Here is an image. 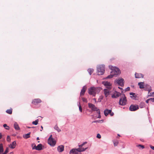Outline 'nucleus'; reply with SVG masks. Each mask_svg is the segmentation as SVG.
Masks as SVG:
<instances>
[{
    "label": "nucleus",
    "instance_id": "obj_1",
    "mask_svg": "<svg viewBox=\"0 0 154 154\" xmlns=\"http://www.w3.org/2000/svg\"><path fill=\"white\" fill-rule=\"evenodd\" d=\"M109 67L112 70L111 72V74L107 76L106 78V79L111 78L113 76L116 77L120 73V70L118 68L111 66H109Z\"/></svg>",
    "mask_w": 154,
    "mask_h": 154
},
{
    "label": "nucleus",
    "instance_id": "obj_2",
    "mask_svg": "<svg viewBox=\"0 0 154 154\" xmlns=\"http://www.w3.org/2000/svg\"><path fill=\"white\" fill-rule=\"evenodd\" d=\"M100 88L91 87L88 89V93L91 95L95 96L96 94L98 93L100 91Z\"/></svg>",
    "mask_w": 154,
    "mask_h": 154
},
{
    "label": "nucleus",
    "instance_id": "obj_3",
    "mask_svg": "<svg viewBox=\"0 0 154 154\" xmlns=\"http://www.w3.org/2000/svg\"><path fill=\"white\" fill-rule=\"evenodd\" d=\"M127 103V100L126 97L125 95L123 94L122 95V97L119 100V104L120 105L124 106Z\"/></svg>",
    "mask_w": 154,
    "mask_h": 154
},
{
    "label": "nucleus",
    "instance_id": "obj_4",
    "mask_svg": "<svg viewBox=\"0 0 154 154\" xmlns=\"http://www.w3.org/2000/svg\"><path fill=\"white\" fill-rule=\"evenodd\" d=\"M97 71L99 75L103 74L105 71V66L100 65L98 66L97 68Z\"/></svg>",
    "mask_w": 154,
    "mask_h": 154
},
{
    "label": "nucleus",
    "instance_id": "obj_5",
    "mask_svg": "<svg viewBox=\"0 0 154 154\" xmlns=\"http://www.w3.org/2000/svg\"><path fill=\"white\" fill-rule=\"evenodd\" d=\"M52 135H51L48 140V144L51 146H53L56 143V141L52 137Z\"/></svg>",
    "mask_w": 154,
    "mask_h": 154
},
{
    "label": "nucleus",
    "instance_id": "obj_6",
    "mask_svg": "<svg viewBox=\"0 0 154 154\" xmlns=\"http://www.w3.org/2000/svg\"><path fill=\"white\" fill-rule=\"evenodd\" d=\"M88 106L89 108L91 109L93 111H96L97 112L99 110L97 109L94 104L92 103H88Z\"/></svg>",
    "mask_w": 154,
    "mask_h": 154
},
{
    "label": "nucleus",
    "instance_id": "obj_7",
    "mask_svg": "<svg viewBox=\"0 0 154 154\" xmlns=\"http://www.w3.org/2000/svg\"><path fill=\"white\" fill-rule=\"evenodd\" d=\"M129 109L131 111H135L139 109V106L138 105H131L130 106Z\"/></svg>",
    "mask_w": 154,
    "mask_h": 154
},
{
    "label": "nucleus",
    "instance_id": "obj_8",
    "mask_svg": "<svg viewBox=\"0 0 154 154\" xmlns=\"http://www.w3.org/2000/svg\"><path fill=\"white\" fill-rule=\"evenodd\" d=\"M102 84L106 87V88L111 89V84L109 82L104 81L103 82Z\"/></svg>",
    "mask_w": 154,
    "mask_h": 154
},
{
    "label": "nucleus",
    "instance_id": "obj_9",
    "mask_svg": "<svg viewBox=\"0 0 154 154\" xmlns=\"http://www.w3.org/2000/svg\"><path fill=\"white\" fill-rule=\"evenodd\" d=\"M116 83L120 86H123L124 85V80L123 79H118L116 81Z\"/></svg>",
    "mask_w": 154,
    "mask_h": 154
},
{
    "label": "nucleus",
    "instance_id": "obj_10",
    "mask_svg": "<svg viewBox=\"0 0 154 154\" xmlns=\"http://www.w3.org/2000/svg\"><path fill=\"white\" fill-rule=\"evenodd\" d=\"M111 89L106 88L103 90L104 94L105 95L106 97H107L110 93V91Z\"/></svg>",
    "mask_w": 154,
    "mask_h": 154
},
{
    "label": "nucleus",
    "instance_id": "obj_11",
    "mask_svg": "<svg viewBox=\"0 0 154 154\" xmlns=\"http://www.w3.org/2000/svg\"><path fill=\"white\" fill-rule=\"evenodd\" d=\"M41 102L42 101L40 99L37 98L34 99L32 103L35 105H36L38 103H41Z\"/></svg>",
    "mask_w": 154,
    "mask_h": 154
},
{
    "label": "nucleus",
    "instance_id": "obj_12",
    "mask_svg": "<svg viewBox=\"0 0 154 154\" xmlns=\"http://www.w3.org/2000/svg\"><path fill=\"white\" fill-rule=\"evenodd\" d=\"M121 94L119 92L115 91L114 94L112 95V98H116L119 97Z\"/></svg>",
    "mask_w": 154,
    "mask_h": 154
},
{
    "label": "nucleus",
    "instance_id": "obj_13",
    "mask_svg": "<svg viewBox=\"0 0 154 154\" xmlns=\"http://www.w3.org/2000/svg\"><path fill=\"white\" fill-rule=\"evenodd\" d=\"M64 149V146L63 145H61L59 146L57 148L58 151L59 152H62Z\"/></svg>",
    "mask_w": 154,
    "mask_h": 154
},
{
    "label": "nucleus",
    "instance_id": "obj_14",
    "mask_svg": "<svg viewBox=\"0 0 154 154\" xmlns=\"http://www.w3.org/2000/svg\"><path fill=\"white\" fill-rule=\"evenodd\" d=\"M86 87L85 86L83 87L82 88L81 90V91L80 92V95L81 96H83L84 95V94L86 91Z\"/></svg>",
    "mask_w": 154,
    "mask_h": 154
},
{
    "label": "nucleus",
    "instance_id": "obj_15",
    "mask_svg": "<svg viewBox=\"0 0 154 154\" xmlns=\"http://www.w3.org/2000/svg\"><path fill=\"white\" fill-rule=\"evenodd\" d=\"M135 77L137 78H143V75L141 73H136L135 74Z\"/></svg>",
    "mask_w": 154,
    "mask_h": 154
},
{
    "label": "nucleus",
    "instance_id": "obj_16",
    "mask_svg": "<svg viewBox=\"0 0 154 154\" xmlns=\"http://www.w3.org/2000/svg\"><path fill=\"white\" fill-rule=\"evenodd\" d=\"M16 145V141H14L9 146V147L12 149H14Z\"/></svg>",
    "mask_w": 154,
    "mask_h": 154
},
{
    "label": "nucleus",
    "instance_id": "obj_17",
    "mask_svg": "<svg viewBox=\"0 0 154 154\" xmlns=\"http://www.w3.org/2000/svg\"><path fill=\"white\" fill-rule=\"evenodd\" d=\"M130 94L131 95V98L134 100H136V97H137V95L133 93H130Z\"/></svg>",
    "mask_w": 154,
    "mask_h": 154
},
{
    "label": "nucleus",
    "instance_id": "obj_18",
    "mask_svg": "<svg viewBox=\"0 0 154 154\" xmlns=\"http://www.w3.org/2000/svg\"><path fill=\"white\" fill-rule=\"evenodd\" d=\"M35 149L38 150H40L42 149V145L41 144H38L36 146Z\"/></svg>",
    "mask_w": 154,
    "mask_h": 154
},
{
    "label": "nucleus",
    "instance_id": "obj_19",
    "mask_svg": "<svg viewBox=\"0 0 154 154\" xmlns=\"http://www.w3.org/2000/svg\"><path fill=\"white\" fill-rule=\"evenodd\" d=\"M87 147H86L85 149L83 148H78L77 149H75V150H76L77 152H81L85 151L86 149H87Z\"/></svg>",
    "mask_w": 154,
    "mask_h": 154
},
{
    "label": "nucleus",
    "instance_id": "obj_20",
    "mask_svg": "<svg viewBox=\"0 0 154 154\" xmlns=\"http://www.w3.org/2000/svg\"><path fill=\"white\" fill-rule=\"evenodd\" d=\"M14 127L16 130H20V128L16 122H15L14 124Z\"/></svg>",
    "mask_w": 154,
    "mask_h": 154
},
{
    "label": "nucleus",
    "instance_id": "obj_21",
    "mask_svg": "<svg viewBox=\"0 0 154 154\" xmlns=\"http://www.w3.org/2000/svg\"><path fill=\"white\" fill-rule=\"evenodd\" d=\"M69 153L70 154H79L76 150H75V149H71Z\"/></svg>",
    "mask_w": 154,
    "mask_h": 154
},
{
    "label": "nucleus",
    "instance_id": "obj_22",
    "mask_svg": "<svg viewBox=\"0 0 154 154\" xmlns=\"http://www.w3.org/2000/svg\"><path fill=\"white\" fill-rule=\"evenodd\" d=\"M111 110H109L107 109H106L104 110V115L106 116H107L108 114H109V112H110Z\"/></svg>",
    "mask_w": 154,
    "mask_h": 154
},
{
    "label": "nucleus",
    "instance_id": "obj_23",
    "mask_svg": "<svg viewBox=\"0 0 154 154\" xmlns=\"http://www.w3.org/2000/svg\"><path fill=\"white\" fill-rule=\"evenodd\" d=\"M30 132L28 133L23 135V137L25 139H27L30 137Z\"/></svg>",
    "mask_w": 154,
    "mask_h": 154
},
{
    "label": "nucleus",
    "instance_id": "obj_24",
    "mask_svg": "<svg viewBox=\"0 0 154 154\" xmlns=\"http://www.w3.org/2000/svg\"><path fill=\"white\" fill-rule=\"evenodd\" d=\"M138 85L139 86V88L140 89L143 88L144 86V83L143 82H139Z\"/></svg>",
    "mask_w": 154,
    "mask_h": 154
},
{
    "label": "nucleus",
    "instance_id": "obj_25",
    "mask_svg": "<svg viewBox=\"0 0 154 154\" xmlns=\"http://www.w3.org/2000/svg\"><path fill=\"white\" fill-rule=\"evenodd\" d=\"M136 146L139 148V149H143L144 148V146L143 145L140 144L137 145Z\"/></svg>",
    "mask_w": 154,
    "mask_h": 154
},
{
    "label": "nucleus",
    "instance_id": "obj_26",
    "mask_svg": "<svg viewBox=\"0 0 154 154\" xmlns=\"http://www.w3.org/2000/svg\"><path fill=\"white\" fill-rule=\"evenodd\" d=\"M54 128L58 132H60L61 131V130L58 127L57 125H55L54 127Z\"/></svg>",
    "mask_w": 154,
    "mask_h": 154
},
{
    "label": "nucleus",
    "instance_id": "obj_27",
    "mask_svg": "<svg viewBox=\"0 0 154 154\" xmlns=\"http://www.w3.org/2000/svg\"><path fill=\"white\" fill-rule=\"evenodd\" d=\"M6 112L7 113L9 114H11L12 113V109H7L6 110Z\"/></svg>",
    "mask_w": 154,
    "mask_h": 154
},
{
    "label": "nucleus",
    "instance_id": "obj_28",
    "mask_svg": "<svg viewBox=\"0 0 154 154\" xmlns=\"http://www.w3.org/2000/svg\"><path fill=\"white\" fill-rule=\"evenodd\" d=\"M114 146H117L119 143V142L117 140H115L113 141Z\"/></svg>",
    "mask_w": 154,
    "mask_h": 154
},
{
    "label": "nucleus",
    "instance_id": "obj_29",
    "mask_svg": "<svg viewBox=\"0 0 154 154\" xmlns=\"http://www.w3.org/2000/svg\"><path fill=\"white\" fill-rule=\"evenodd\" d=\"M3 152V145L2 144H0V152L2 153Z\"/></svg>",
    "mask_w": 154,
    "mask_h": 154
},
{
    "label": "nucleus",
    "instance_id": "obj_30",
    "mask_svg": "<svg viewBox=\"0 0 154 154\" xmlns=\"http://www.w3.org/2000/svg\"><path fill=\"white\" fill-rule=\"evenodd\" d=\"M88 71L89 74L91 75V73L93 72L94 70L92 69H88Z\"/></svg>",
    "mask_w": 154,
    "mask_h": 154
},
{
    "label": "nucleus",
    "instance_id": "obj_31",
    "mask_svg": "<svg viewBox=\"0 0 154 154\" xmlns=\"http://www.w3.org/2000/svg\"><path fill=\"white\" fill-rule=\"evenodd\" d=\"M38 120L37 119L35 120V121H33L32 122V124L33 125H36L38 124Z\"/></svg>",
    "mask_w": 154,
    "mask_h": 154
},
{
    "label": "nucleus",
    "instance_id": "obj_32",
    "mask_svg": "<svg viewBox=\"0 0 154 154\" xmlns=\"http://www.w3.org/2000/svg\"><path fill=\"white\" fill-rule=\"evenodd\" d=\"M145 104L143 102H141L139 105L140 107V108H143Z\"/></svg>",
    "mask_w": 154,
    "mask_h": 154
},
{
    "label": "nucleus",
    "instance_id": "obj_33",
    "mask_svg": "<svg viewBox=\"0 0 154 154\" xmlns=\"http://www.w3.org/2000/svg\"><path fill=\"white\" fill-rule=\"evenodd\" d=\"M31 146L32 147V149H35V148L36 147V146L35 144V143H32L31 145Z\"/></svg>",
    "mask_w": 154,
    "mask_h": 154
},
{
    "label": "nucleus",
    "instance_id": "obj_34",
    "mask_svg": "<svg viewBox=\"0 0 154 154\" xmlns=\"http://www.w3.org/2000/svg\"><path fill=\"white\" fill-rule=\"evenodd\" d=\"M3 127L7 130H9V127L6 124H4L3 125Z\"/></svg>",
    "mask_w": 154,
    "mask_h": 154
},
{
    "label": "nucleus",
    "instance_id": "obj_35",
    "mask_svg": "<svg viewBox=\"0 0 154 154\" xmlns=\"http://www.w3.org/2000/svg\"><path fill=\"white\" fill-rule=\"evenodd\" d=\"M82 98L83 101L85 103L87 102V100L86 98L84 97H82Z\"/></svg>",
    "mask_w": 154,
    "mask_h": 154
},
{
    "label": "nucleus",
    "instance_id": "obj_36",
    "mask_svg": "<svg viewBox=\"0 0 154 154\" xmlns=\"http://www.w3.org/2000/svg\"><path fill=\"white\" fill-rule=\"evenodd\" d=\"M7 141L10 142L11 141V138L9 136H8L7 138Z\"/></svg>",
    "mask_w": 154,
    "mask_h": 154
},
{
    "label": "nucleus",
    "instance_id": "obj_37",
    "mask_svg": "<svg viewBox=\"0 0 154 154\" xmlns=\"http://www.w3.org/2000/svg\"><path fill=\"white\" fill-rule=\"evenodd\" d=\"M8 148H7L6 150L3 154H6L8 152Z\"/></svg>",
    "mask_w": 154,
    "mask_h": 154
},
{
    "label": "nucleus",
    "instance_id": "obj_38",
    "mask_svg": "<svg viewBox=\"0 0 154 154\" xmlns=\"http://www.w3.org/2000/svg\"><path fill=\"white\" fill-rule=\"evenodd\" d=\"M148 96L154 97V92L150 93L148 95Z\"/></svg>",
    "mask_w": 154,
    "mask_h": 154
},
{
    "label": "nucleus",
    "instance_id": "obj_39",
    "mask_svg": "<svg viewBox=\"0 0 154 154\" xmlns=\"http://www.w3.org/2000/svg\"><path fill=\"white\" fill-rule=\"evenodd\" d=\"M80 105L79 106V111L80 112H82V108L81 107V105H80V103H79Z\"/></svg>",
    "mask_w": 154,
    "mask_h": 154
},
{
    "label": "nucleus",
    "instance_id": "obj_40",
    "mask_svg": "<svg viewBox=\"0 0 154 154\" xmlns=\"http://www.w3.org/2000/svg\"><path fill=\"white\" fill-rule=\"evenodd\" d=\"M86 143H87L86 142H84L83 143H82V144L79 145V146L80 147H82L84 145H85Z\"/></svg>",
    "mask_w": 154,
    "mask_h": 154
},
{
    "label": "nucleus",
    "instance_id": "obj_41",
    "mask_svg": "<svg viewBox=\"0 0 154 154\" xmlns=\"http://www.w3.org/2000/svg\"><path fill=\"white\" fill-rule=\"evenodd\" d=\"M97 113H98L99 114V116L98 117H97V118H101V116L100 115V112L99 110L97 111Z\"/></svg>",
    "mask_w": 154,
    "mask_h": 154
},
{
    "label": "nucleus",
    "instance_id": "obj_42",
    "mask_svg": "<svg viewBox=\"0 0 154 154\" xmlns=\"http://www.w3.org/2000/svg\"><path fill=\"white\" fill-rule=\"evenodd\" d=\"M111 116H112L114 115V113L113 112H112V110H111L110 112L109 113Z\"/></svg>",
    "mask_w": 154,
    "mask_h": 154
},
{
    "label": "nucleus",
    "instance_id": "obj_43",
    "mask_svg": "<svg viewBox=\"0 0 154 154\" xmlns=\"http://www.w3.org/2000/svg\"><path fill=\"white\" fill-rule=\"evenodd\" d=\"M97 137L98 138H100L101 137V135L99 134H97Z\"/></svg>",
    "mask_w": 154,
    "mask_h": 154
},
{
    "label": "nucleus",
    "instance_id": "obj_44",
    "mask_svg": "<svg viewBox=\"0 0 154 154\" xmlns=\"http://www.w3.org/2000/svg\"><path fill=\"white\" fill-rule=\"evenodd\" d=\"M101 121H103V120H96V121H94L93 122H99Z\"/></svg>",
    "mask_w": 154,
    "mask_h": 154
},
{
    "label": "nucleus",
    "instance_id": "obj_45",
    "mask_svg": "<svg viewBox=\"0 0 154 154\" xmlns=\"http://www.w3.org/2000/svg\"><path fill=\"white\" fill-rule=\"evenodd\" d=\"M150 101L152 102H154V98H149Z\"/></svg>",
    "mask_w": 154,
    "mask_h": 154
},
{
    "label": "nucleus",
    "instance_id": "obj_46",
    "mask_svg": "<svg viewBox=\"0 0 154 154\" xmlns=\"http://www.w3.org/2000/svg\"><path fill=\"white\" fill-rule=\"evenodd\" d=\"M150 148L152 149V150H154V146H152L151 145H150L149 146Z\"/></svg>",
    "mask_w": 154,
    "mask_h": 154
},
{
    "label": "nucleus",
    "instance_id": "obj_47",
    "mask_svg": "<svg viewBox=\"0 0 154 154\" xmlns=\"http://www.w3.org/2000/svg\"><path fill=\"white\" fill-rule=\"evenodd\" d=\"M130 89V88L129 87L127 88L126 89V91H129Z\"/></svg>",
    "mask_w": 154,
    "mask_h": 154
},
{
    "label": "nucleus",
    "instance_id": "obj_48",
    "mask_svg": "<svg viewBox=\"0 0 154 154\" xmlns=\"http://www.w3.org/2000/svg\"><path fill=\"white\" fill-rule=\"evenodd\" d=\"M149 101H150V100H149V99H147V100H146V102L147 103H149Z\"/></svg>",
    "mask_w": 154,
    "mask_h": 154
},
{
    "label": "nucleus",
    "instance_id": "obj_49",
    "mask_svg": "<svg viewBox=\"0 0 154 154\" xmlns=\"http://www.w3.org/2000/svg\"><path fill=\"white\" fill-rule=\"evenodd\" d=\"M2 134L1 133H0V139H1V138H2Z\"/></svg>",
    "mask_w": 154,
    "mask_h": 154
},
{
    "label": "nucleus",
    "instance_id": "obj_50",
    "mask_svg": "<svg viewBox=\"0 0 154 154\" xmlns=\"http://www.w3.org/2000/svg\"><path fill=\"white\" fill-rule=\"evenodd\" d=\"M118 88H119L121 90H122V88H120V87H119Z\"/></svg>",
    "mask_w": 154,
    "mask_h": 154
},
{
    "label": "nucleus",
    "instance_id": "obj_51",
    "mask_svg": "<svg viewBox=\"0 0 154 154\" xmlns=\"http://www.w3.org/2000/svg\"><path fill=\"white\" fill-rule=\"evenodd\" d=\"M37 140H39V138L38 137L37 138Z\"/></svg>",
    "mask_w": 154,
    "mask_h": 154
},
{
    "label": "nucleus",
    "instance_id": "obj_52",
    "mask_svg": "<svg viewBox=\"0 0 154 154\" xmlns=\"http://www.w3.org/2000/svg\"><path fill=\"white\" fill-rule=\"evenodd\" d=\"M41 129H42L43 130V127L42 126H41Z\"/></svg>",
    "mask_w": 154,
    "mask_h": 154
},
{
    "label": "nucleus",
    "instance_id": "obj_53",
    "mask_svg": "<svg viewBox=\"0 0 154 154\" xmlns=\"http://www.w3.org/2000/svg\"><path fill=\"white\" fill-rule=\"evenodd\" d=\"M27 128H31V127H27Z\"/></svg>",
    "mask_w": 154,
    "mask_h": 154
},
{
    "label": "nucleus",
    "instance_id": "obj_54",
    "mask_svg": "<svg viewBox=\"0 0 154 154\" xmlns=\"http://www.w3.org/2000/svg\"><path fill=\"white\" fill-rule=\"evenodd\" d=\"M13 153V152H11L10 154H12Z\"/></svg>",
    "mask_w": 154,
    "mask_h": 154
},
{
    "label": "nucleus",
    "instance_id": "obj_55",
    "mask_svg": "<svg viewBox=\"0 0 154 154\" xmlns=\"http://www.w3.org/2000/svg\"><path fill=\"white\" fill-rule=\"evenodd\" d=\"M118 136H120V135L119 134H118Z\"/></svg>",
    "mask_w": 154,
    "mask_h": 154
},
{
    "label": "nucleus",
    "instance_id": "obj_56",
    "mask_svg": "<svg viewBox=\"0 0 154 154\" xmlns=\"http://www.w3.org/2000/svg\"><path fill=\"white\" fill-rule=\"evenodd\" d=\"M1 152H0V154H1Z\"/></svg>",
    "mask_w": 154,
    "mask_h": 154
},
{
    "label": "nucleus",
    "instance_id": "obj_57",
    "mask_svg": "<svg viewBox=\"0 0 154 154\" xmlns=\"http://www.w3.org/2000/svg\"><path fill=\"white\" fill-rule=\"evenodd\" d=\"M79 154H82L81 153H79Z\"/></svg>",
    "mask_w": 154,
    "mask_h": 154
}]
</instances>
